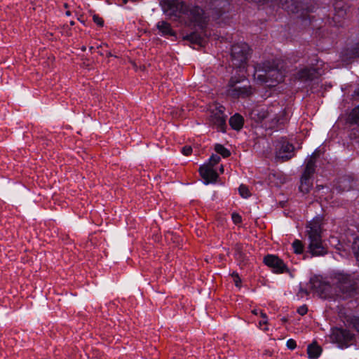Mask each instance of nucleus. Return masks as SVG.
<instances>
[{"mask_svg": "<svg viewBox=\"0 0 359 359\" xmlns=\"http://www.w3.org/2000/svg\"><path fill=\"white\" fill-rule=\"evenodd\" d=\"M231 219H232L233 223L236 224H240L242 222L241 216L236 212L232 213Z\"/></svg>", "mask_w": 359, "mask_h": 359, "instance_id": "nucleus-32", "label": "nucleus"}, {"mask_svg": "<svg viewBox=\"0 0 359 359\" xmlns=\"http://www.w3.org/2000/svg\"><path fill=\"white\" fill-rule=\"evenodd\" d=\"M331 338L339 347L344 348L349 346L353 342L355 337L346 329L334 327L332 330Z\"/></svg>", "mask_w": 359, "mask_h": 359, "instance_id": "nucleus-9", "label": "nucleus"}, {"mask_svg": "<svg viewBox=\"0 0 359 359\" xmlns=\"http://www.w3.org/2000/svg\"><path fill=\"white\" fill-rule=\"evenodd\" d=\"M212 4L219 15L225 11V8L229 4L227 0H212Z\"/></svg>", "mask_w": 359, "mask_h": 359, "instance_id": "nucleus-20", "label": "nucleus"}, {"mask_svg": "<svg viewBox=\"0 0 359 359\" xmlns=\"http://www.w3.org/2000/svg\"><path fill=\"white\" fill-rule=\"evenodd\" d=\"M353 251L357 259H359V238L355 239L352 245Z\"/></svg>", "mask_w": 359, "mask_h": 359, "instance_id": "nucleus-30", "label": "nucleus"}, {"mask_svg": "<svg viewBox=\"0 0 359 359\" xmlns=\"http://www.w3.org/2000/svg\"><path fill=\"white\" fill-rule=\"evenodd\" d=\"M333 280L344 298L352 295L356 290V282L351 275L339 273L334 276Z\"/></svg>", "mask_w": 359, "mask_h": 359, "instance_id": "nucleus-7", "label": "nucleus"}, {"mask_svg": "<svg viewBox=\"0 0 359 359\" xmlns=\"http://www.w3.org/2000/svg\"><path fill=\"white\" fill-rule=\"evenodd\" d=\"M343 182H346V179H343L342 180Z\"/></svg>", "mask_w": 359, "mask_h": 359, "instance_id": "nucleus-48", "label": "nucleus"}, {"mask_svg": "<svg viewBox=\"0 0 359 359\" xmlns=\"http://www.w3.org/2000/svg\"><path fill=\"white\" fill-rule=\"evenodd\" d=\"M65 7L67 8V4H65Z\"/></svg>", "mask_w": 359, "mask_h": 359, "instance_id": "nucleus-47", "label": "nucleus"}, {"mask_svg": "<svg viewBox=\"0 0 359 359\" xmlns=\"http://www.w3.org/2000/svg\"><path fill=\"white\" fill-rule=\"evenodd\" d=\"M238 191H239L240 195L243 198H248L250 196V192L249 191V189L245 184H241L240 185V187L238 188Z\"/></svg>", "mask_w": 359, "mask_h": 359, "instance_id": "nucleus-28", "label": "nucleus"}, {"mask_svg": "<svg viewBox=\"0 0 359 359\" xmlns=\"http://www.w3.org/2000/svg\"><path fill=\"white\" fill-rule=\"evenodd\" d=\"M252 312H253V313H255V315H257V313H258L257 311H256V310H254Z\"/></svg>", "mask_w": 359, "mask_h": 359, "instance_id": "nucleus-41", "label": "nucleus"}, {"mask_svg": "<svg viewBox=\"0 0 359 359\" xmlns=\"http://www.w3.org/2000/svg\"><path fill=\"white\" fill-rule=\"evenodd\" d=\"M292 248L296 254H302L304 251V245L299 240H295L292 243Z\"/></svg>", "mask_w": 359, "mask_h": 359, "instance_id": "nucleus-27", "label": "nucleus"}, {"mask_svg": "<svg viewBox=\"0 0 359 359\" xmlns=\"http://www.w3.org/2000/svg\"><path fill=\"white\" fill-rule=\"evenodd\" d=\"M250 53V48L245 43H236L231 48L232 65L237 72H246V62Z\"/></svg>", "mask_w": 359, "mask_h": 359, "instance_id": "nucleus-5", "label": "nucleus"}, {"mask_svg": "<svg viewBox=\"0 0 359 359\" xmlns=\"http://www.w3.org/2000/svg\"><path fill=\"white\" fill-rule=\"evenodd\" d=\"M290 111L287 109H280L279 107L270 108L268 120L266 122V128L271 130L281 129L289 121Z\"/></svg>", "mask_w": 359, "mask_h": 359, "instance_id": "nucleus-6", "label": "nucleus"}, {"mask_svg": "<svg viewBox=\"0 0 359 359\" xmlns=\"http://www.w3.org/2000/svg\"><path fill=\"white\" fill-rule=\"evenodd\" d=\"M184 39H187L191 41L193 43H202V37L196 32H192L189 34H187L184 37Z\"/></svg>", "mask_w": 359, "mask_h": 359, "instance_id": "nucleus-24", "label": "nucleus"}, {"mask_svg": "<svg viewBox=\"0 0 359 359\" xmlns=\"http://www.w3.org/2000/svg\"><path fill=\"white\" fill-rule=\"evenodd\" d=\"M215 151L220 154L224 158H227L231 155V152L226 148H225L223 145L219 144H216L215 146Z\"/></svg>", "mask_w": 359, "mask_h": 359, "instance_id": "nucleus-22", "label": "nucleus"}, {"mask_svg": "<svg viewBox=\"0 0 359 359\" xmlns=\"http://www.w3.org/2000/svg\"><path fill=\"white\" fill-rule=\"evenodd\" d=\"M270 113V108L265 109L263 107H257L252 110L250 116L257 122H261L264 119L269 118Z\"/></svg>", "mask_w": 359, "mask_h": 359, "instance_id": "nucleus-15", "label": "nucleus"}, {"mask_svg": "<svg viewBox=\"0 0 359 359\" xmlns=\"http://www.w3.org/2000/svg\"><path fill=\"white\" fill-rule=\"evenodd\" d=\"M156 27L163 36H173L175 34L170 23L165 21L158 22Z\"/></svg>", "mask_w": 359, "mask_h": 359, "instance_id": "nucleus-18", "label": "nucleus"}, {"mask_svg": "<svg viewBox=\"0 0 359 359\" xmlns=\"http://www.w3.org/2000/svg\"><path fill=\"white\" fill-rule=\"evenodd\" d=\"M86 50V48L85 47H83L82 48V50Z\"/></svg>", "mask_w": 359, "mask_h": 359, "instance_id": "nucleus-46", "label": "nucleus"}, {"mask_svg": "<svg viewBox=\"0 0 359 359\" xmlns=\"http://www.w3.org/2000/svg\"><path fill=\"white\" fill-rule=\"evenodd\" d=\"M321 352L322 349L320 346L314 343L309 345L307 348V353L311 359H317L320 356Z\"/></svg>", "mask_w": 359, "mask_h": 359, "instance_id": "nucleus-19", "label": "nucleus"}, {"mask_svg": "<svg viewBox=\"0 0 359 359\" xmlns=\"http://www.w3.org/2000/svg\"><path fill=\"white\" fill-rule=\"evenodd\" d=\"M66 14H67V15H70V12H69V11H67Z\"/></svg>", "mask_w": 359, "mask_h": 359, "instance_id": "nucleus-43", "label": "nucleus"}, {"mask_svg": "<svg viewBox=\"0 0 359 359\" xmlns=\"http://www.w3.org/2000/svg\"><path fill=\"white\" fill-rule=\"evenodd\" d=\"M181 151L184 156H189L192 152V148L191 146L186 145L182 148Z\"/></svg>", "mask_w": 359, "mask_h": 359, "instance_id": "nucleus-33", "label": "nucleus"}, {"mask_svg": "<svg viewBox=\"0 0 359 359\" xmlns=\"http://www.w3.org/2000/svg\"><path fill=\"white\" fill-rule=\"evenodd\" d=\"M252 94L253 90L245 76V72H236L226 86L227 96L232 99H245Z\"/></svg>", "mask_w": 359, "mask_h": 359, "instance_id": "nucleus-3", "label": "nucleus"}, {"mask_svg": "<svg viewBox=\"0 0 359 359\" xmlns=\"http://www.w3.org/2000/svg\"><path fill=\"white\" fill-rule=\"evenodd\" d=\"M276 158L283 162L290 160L294 156V147L286 138L281 137L275 143Z\"/></svg>", "mask_w": 359, "mask_h": 359, "instance_id": "nucleus-8", "label": "nucleus"}, {"mask_svg": "<svg viewBox=\"0 0 359 359\" xmlns=\"http://www.w3.org/2000/svg\"><path fill=\"white\" fill-rule=\"evenodd\" d=\"M264 263L271 268L274 273H283L288 271V269L284 262L276 255H268L265 256Z\"/></svg>", "mask_w": 359, "mask_h": 359, "instance_id": "nucleus-11", "label": "nucleus"}, {"mask_svg": "<svg viewBox=\"0 0 359 359\" xmlns=\"http://www.w3.org/2000/svg\"><path fill=\"white\" fill-rule=\"evenodd\" d=\"M199 173L203 179L205 180V184L214 182L218 177L217 173L214 170L213 168L210 165H203L199 168Z\"/></svg>", "mask_w": 359, "mask_h": 359, "instance_id": "nucleus-14", "label": "nucleus"}, {"mask_svg": "<svg viewBox=\"0 0 359 359\" xmlns=\"http://www.w3.org/2000/svg\"><path fill=\"white\" fill-rule=\"evenodd\" d=\"M333 6L334 10L333 21L336 25L340 26L341 20L344 19L347 15L348 8V3L345 0H335Z\"/></svg>", "mask_w": 359, "mask_h": 359, "instance_id": "nucleus-12", "label": "nucleus"}, {"mask_svg": "<svg viewBox=\"0 0 359 359\" xmlns=\"http://www.w3.org/2000/svg\"><path fill=\"white\" fill-rule=\"evenodd\" d=\"M224 107L222 106L219 107L215 111L211 112L210 116V123L217 128V129L221 132L224 133L226 131V115L224 112Z\"/></svg>", "mask_w": 359, "mask_h": 359, "instance_id": "nucleus-10", "label": "nucleus"}, {"mask_svg": "<svg viewBox=\"0 0 359 359\" xmlns=\"http://www.w3.org/2000/svg\"><path fill=\"white\" fill-rule=\"evenodd\" d=\"M358 95H359V89L355 92Z\"/></svg>", "mask_w": 359, "mask_h": 359, "instance_id": "nucleus-45", "label": "nucleus"}, {"mask_svg": "<svg viewBox=\"0 0 359 359\" xmlns=\"http://www.w3.org/2000/svg\"><path fill=\"white\" fill-rule=\"evenodd\" d=\"M286 1L287 2V1H288V0H286Z\"/></svg>", "mask_w": 359, "mask_h": 359, "instance_id": "nucleus-49", "label": "nucleus"}, {"mask_svg": "<svg viewBox=\"0 0 359 359\" xmlns=\"http://www.w3.org/2000/svg\"><path fill=\"white\" fill-rule=\"evenodd\" d=\"M348 118L351 123L359 124V107L352 109Z\"/></svg>", "mask_w": 359, "mask_h": 359, "instance_id": "nucleus-23", "label": "nucleus"}, {"mask_svg": "<svg viewBox=\"0 0 359 359\" xmlns=\"http://www.w3.org/2000/svg\"><path fill=\"white\" fill-rule=\"evenodd\" d=\"M220 170H221L222 172H223V170H224V169H223V166H221Z\"/></svg>", "mask_w": 359, "mask_h": 359, "instance_id": "nucleus-44", "label": "nucleus"}, {"mask_svg": "<svg viewBox=\"0 0 359 359\" xmlns=\"http://www.w3.org/2000/svg\"><path fill=\"white\" fill-rule=\"evenodd\" d=\"M161 4L164 13L171 20L187 27H204V11L198 6L190 7L182 0H163Z\"/></svg>", "mask_w": 359, "mask_h": 359, "instance_id": "nucleus-1", "label": "nucleus"}, {"mask_svg": "<svg viewBox=\"0 0 359 359\" xmlns=\"http://www.w3.org/2000/svg\"><path fill=\"white\" fill-rule=\"evenodd\" d=\"M236 256H238L239 258H241L242 257V253L240 250V248L238 247L237 249H236Z\"/></svg>", "mask_w": 359, "mask_h": 359, "instance_id": "nucleus-39", "label": "nucleus"}, {"mask_svg": "<svg viewBox=\"0 0 359 359\" xmlns=\"http://www.w3.org/2000/svg\"><path fill=\"white\" fill-rule=\"evenodd\" d=\"M284 9L287 10L288 11H290L292 13H294L296 11V8H290L288 6H283Z\"/></svg>", "mask_w": 359, "mask_h": 359, "instance_id": "nucleus-38", "label": "nucleus"}, {"mask_svg": "<svg viewBox=\"0 0 359 359\" xmlns=\"http://www.w3.org/2000/svg\"><path fill=\"white\" fill-rule=\"evenodd\" d=\"M93 22L97 24L100 27H102L104 25V20L102 18H100L97 15H93Z\"/></svg>", "mask_w": 359, "mask_h": 359, "instance_id": "nucleus-31", "label": "nucleus"}, {"mask_svg": "<svg viewBox=\"0 0 359 359\" xmlns=\"http://www.w3.org/2000/svg\"><path fill=\"white\" fill-rule=\"evenodd\" d=\"M346 321L349 325L352 326L359 333V317H348Z\"/></svg>", "mask_w": 359, "mask_h": 359, "instance_id": "nucleus-26", "label": "nucleus"}, {"mask_svg": "<svg viewBox=\"0 0 359 359\" xmlns=\"http://www.w3.org/2000/svg\"><path fill=\"white\" fill-rule=\"evenodd\" d=\"M346 56L349 59L358 57H359V43H356L354 47L351 50H347L346 53Z\"/></svg>", "mask_w": 359, "mask_h": 359, "instance_id": "nucleus-25", "label": "nucleus"}, {"mask_svg": "<svg viewBox=\"0 0 359 359\" xmlns=\"http://www.w3.org/2000/svg\"><path fill=\"white\" fill-rule=\"evenodd\" d=\"M316 170V156L313 154L310 158L306 161L304 171L302 174V177L311 178L314 174Z\"/></svg>", "mask_w": 359, "mask_h": 359, "instance_id": "nucleus-16", "label": "nucleus"}, {"mask_svg": "<svg viewBox=\"0 0 359 359\" xmlns=\"http://www.w3.org/2000/svg\"><path fill=\"white\" fill-rule=\"evenodd\" d=\"M107 57H111V56H112V55H111V53L110 52H109V53H107Z\"/></svg>", "mask_w": 359, "mask_h": 359, "instance_id": "nucleus-40", "label": "nucleus"}, {"mask_svg": "<svg viewBox=\"0 0 359 359\" xmlns=\"http://www.w3.org/2000/svg\"><path fill=\"white\" fill-rule=\"evenodd\" d=\"M255 79L261 83H280L283 80L282 72L275 65L274 62L266 61L255 67Z\"/></svg>", "mask_w": 359, "mask_h": 359, "instance_id": "nucleus-4", "label": "nucleus"}, {"mask_svg": "<svg viewBox=\"0 0 359 359\" xmlns=\"http://www.w3.org/2000/svg\"><path fill=\"white\" fill-rule=\"evenodd\" d=\"M323 224V218L316 217L306 225L308 249L313 256H323L327 253L322 240Z\"/></svg>", "mask_w": 359, "mask_h": 359, "instance_id": "nucleus-2", "label": "nucleus"}, {"mask_svg": "<svg viewBox=\"0 0 359 359\" xmlns=\"http://www.w3.org/2000/svg\"><path fill=\"white\" fill-rule=\"evenodd\" d=\"M318 74L320 73L318 69L313 67H304L296 73L295 78L302 81H311Z\"/></svg>", "mask_w": 359, "mask_h": 359, "instance_id": "nucleus-13", "label": "nucleus"}, {"mask_svg": "<svg viewBox=\"0 0 359 359\" xmlns=\"http://www.w3.org/2000/svg\"><path fill=\"white\" fill-rule=\"evenodd\" d=\"M286 345H287V347L290 350L294 349L297 346L296 341L292 339H288L287 341Z\"/></svg>", "mask_w": 359, "mask_h": 359, "instance_id": "nucleus-34", "label": "nucleus"}, {"mask_svg": "<svg viewBox=\"0 0 359 359\" xmlns=\"http://www.w3.org/2000/svg\"><path fill=\"white\" fill-rule=\"evenodd\" d=\"M244 123V119L239 114H236L229 119V125L235 130H240Z\"/></svg>", "mask_w": 359, "mask_h": 359, "instance_id": "nucleus-17", "label": "nucleus"}, {"mask_svg": "<svg viewBox=\"0 0 359 359\" xmlns=\"http://www.w3.org/2000/svg\"><path fill=\"white\" fill-rule=\"evenodd\" d=\"M220 160L221 158L217 154H212L209 159V164L208 165L213 168V166L217 165L220 161Z\"/></svg>", "mask_w": 359, "mask_h": 359, "instance_id": "nucleus-29", "label": "nucleus"}, {"mask_svg": "<svg viewBox=\"0 0 359 359\" xmlns=\"http://www.w3.org/2000/svg\"><path fill=\"white\" fill-rule=\"evenodd\" d=\"M233 276L234 277V282H235L236 285V286H239L241 283V280L238 274V273H236V274L233 273Z\"/></svg>", "mask_w": 359, "mask_h": 359, "instance_id": "nucleus-36", "label": "nucleus"}, {"mask_svg": "<svg viewBox=\"0 0 359 359\" xmlns=\"http://www.w3.org/2000/svg\"><path fill=\"white\" fill-rule=\"evenodd\" d=\"M261 313V315H262V317L263 318V320L260 321L259 322V324L262 325V324H266L267 323V321H266V315L264 313H262V311H260Z\"/></svg>", "mask_w": 359, "mask_h": 359, "instance_id": "nucleus-37", "label": "nucleus"}, {"mask_svg": "<svg viewBox=\"0 0 359 359\" xmlns=\"http://www.w3.org/2000/svg\"><path fill=\"white\" fill-rule=\"evenodd\" d=\"M311 187H312L311 179L302 176L301 184L299 186L300 191L304 194H306L309 191Z\"/></svg>", "mask_w": 359, "mask_h": 359, "instance_id": "nucleus-21", "label": "nucleus"}, {"mask_svg": "<svg viewBox=\"0 0 359 359\" xmlns=\"http://www.w3.org/2000/svg\"><path fill=\"white\" fill-rule=\"evenodd\" d=\"M123 4H126L128 2V0H122Z\"/></svg>", "mask_w": 359, "mask_h": 359, "instance_id": "nucleus-42", "label": "nucleus"}, {"mask_svg": "<svg viewBox=\"0 0 359 359\" xmlns=\"http://www.w3.org/2000/svg\"><path fill=\"white\" fill-rule=\"evenodd\" d=\"M307 311L308 308L306 305L301 306L297 309V313L301 316L305 315L307 313Z\"/></svg>", "mask_w": 359, "mask_h": 359, "instance_id": "nucleus-35", "label": "nucleus"}]
</instances>
